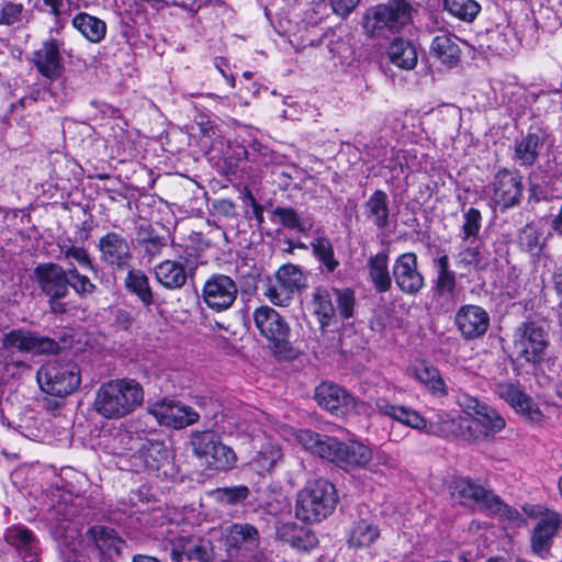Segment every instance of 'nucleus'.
Returning a JSON list of instances; mask_svg holds the SVG:
<instances>
[{
  "label": "nucleus",
  "mask_w": 562,
  "mask_h": 562,
  "mask_svg": "<svg viewBox=\"0 0 562 562\" xmlns=\"http://www.w3.org/2000/svg\"><path fill=\"white\" fill-rule=\"evenodd\" d=\"M295 438L305 450L346 470L366 467L372 459L371 449L358 441L341 442L310 429L299 430Z\"/></svg>",
  "instance_id": "nucleus-1"
},
{
  "label": "nucleus",
  "mask_w": 562,
  "mask_h": 562,
  "mask_svg": "<svg viewBox=\"0 0 562 562\" xmlns=\"http://www.w3.org/2000/svg\"><path fill=\"white\" fill-rule=\"evenodd\" d=\"M144 401L142 385L133 379H115L102 383L94 398L95 412L108 419L132 414Z\"/></svg>",
  "instance_id": "nucleus-2"
},
{
  "label": "nucleus",
  "mask_w": 562,
  "mask_h": 562,
  "mask_svg": "<svg viewBox=\"0 0 562 562\" xmlns=\"http://www.w3.org/2000/svg\"><path fill=\"white\" fill-rule=\"evenodd\" d=\"M457 403L470 418L447 420L443 429L471 443L485 441L492 430L490 406L467 393L458 395Z\"/></svg>",
  "instance_id": "nucleus-3"
},
{
  "label": "nucleus",
  "mask_w": 562,
  "mask_h": 562,
  "mask_svg": "<svg viewBox=\"0 0 562 562\" xmlns=\"http://www.w3.org/2000/svg\"><path fill=\"white\" fill-rule=\"evenodd\" d=\"M338 503L335 485L325 479L308 482L296 496L295 516L306 522H319Z\"/></svg>",
  "instance_id": "nucleus-4"
},
{
  "label": "nucleus",
  "mask_w": 562,
  "mask_h": 562,
  "mask_svg": "<svg viewBox=\"0 0 562 562\" xmlns=\"http://www.w3.org/2000/svg\"><path fill=\"white\" fill-rule=\"evenodd\" d=\"M408 0H389L386 3L370 8L363 18V27L372 35L383 31L398 32L412 23L414 12Z\"/></svg>",
  "instance_id": "nucleus-5"
},
{
  "label": "nucleus",
  "mask_w": 562,
  "mask_h": 562,
  "mask_svg": "<svg viewBox=\"0 0 562 562\" xmlns=\"http://www.w3.org/2000/svg\"><path fill=\"white\" fill-rule=\"evenodd\" d=\"M37 381L44 392L64 397L79 387L80 368L75 362H49L37 371Z\"/></svg>",
  "instance_id": "nucleus-6"
},
{
  "label": "nucleus",
  "mask_w": 562,
  "mask_h": 562,
  "mask_svg": "<svg viewBox=\"0 0 562 562\" xmlns=\"http://www.w3.org/2000/svg\"><path fill=\"white\" fill-rule=\"evenodd\" d=\"M190 445L194 456L212 470L225 471L236 463L234 450L223 445L211 430L192 432Z\"/></svg>",
  "instance_id": "nucleus-7"
},
{
  "label": "nucleus",
  "mask_w": 562,
  "mask_h": 562,
  "mask_svg": "<svg viewBox=\"0 0 562 562\" xmlns=\"http://www.w3.org/2000/svg\"><path fill=\"white\" fill-rule=\"evenodd\" d=\"M305 288V277L302 270L292 263L281 266L274 279H268L263 295L272 304L278 306H288L296 292Z\"/></svg>",
  "instance_id": "nucleus-8"
},
{
  "label": "nucleus",
  "mask_w": 562,
  "mask_h": 562,
  "mask_svg": "<svg viewBox=\"0 0 562 562\" xmlns=\"http://www.w3.org/2000/svg\"><path fill=\"white\" fill-rule=\"evenodd\" d=\"M547 347L548 334L542 325L526 322L516 329L514 348L519 359L532 363L540 362Z\"/></svg>",
  "instance_id": "nucleus-9"
},
{
  "label": "nucleus",
  "mask_w": 562,
  "mask_h": 562,
  "mask_svg": "<svg viewBox=\"0 0 562 562\" xmlns=\"http://www.w3.org/2000/svg\"><path fill=\"white\" fill-rule=\"evenodd\" d=\"M196 267L193 255L186 251V255H179L177 259H167L155 266L154 274L161 286L175 291L186 285L188 278L195 273Z\"/></svg>",
  "instance_id": "nucleus-10"
},
{
  "label": "nucleus",
  "mask_w": 562,
  "mask_h": 562,
  "mask_svg": "<svg viewBox=\"0 0 562 562\" xmlns=\"http://www.w3.org/2000/svg\"><path fill=\"white\" fill-rule=\"evenodd\" d=\"M2 344L4 348H16L20 351L34 355H56L67 347L66 338L60 336L58 340L37 335L22 329L11 330L5 334Z\"/></svg>",
  "instance_id": "nucleus-11"
},
{
  "label": "nucleus",
  "mask_w": 562,
  "mask_h": 562,
  "mask_svg": "<svg viewBox=\"0 0 562 562\" xmlns=\"http://www.w3.org/2000/svg\"><path fill=\"white\" fill-rule=\"evenodd\" d=\"M254 321L260 334L273 344L276 352L288 350L291 329L284 318L270 306H260L254 312Z\"/></svg>",
  "instance_id": "nucleus-12"
},
{
  "label": "nucleus",
  "mask_w": 562,
  "mask_h": 562,
  "mask_svg": "<svg viewBox=\"0 0 562 562\" xmlns=\"http://www.w3.org/2000/svg\"><path fill=\"white\" fill-rule=\"evenodd\" d=\"M172 562H213L214 551L210 540L195 536H178L167 544Z\"/></svg>",
  "instance_id": "nucleus-13"
},
{
  "label": "nucleus",
  "mask_w": 562,
  "mask_h": 562,
  "mask_svg": "<svg viewBox=\"0 0 562 562\" xmlns=\"http://www.w3.org/2000/svg\"><path fill=\"white\" fill-rule=\"evenodd\" d=\"M97 249L100 261L113 269L124 270L131 266L133 260L130 241L122 234L113 231L99 238Z\"/></svg>",
  "instance_id": "nucleus-14"
},
{
  "label": "nucleus",
  "mask_w": 562,
  "mask_h": 562,
  "mask_svg": "<svg viewBox=\"0 0 562 562\" xmlns=\"http://www.w3.org/2000/svg\"><path fill=\"white\" fill-rule=\"evenodd\" d=\"M85 541L89 553L101 562L121 555L125 546V541L113 528L101 525L90 527L86 532Z\"/></svg>",
  "instance_id": "nucleus-15"
},
{
  "label": "nucleus",
  "mask_w": 562,
  "mask_h": 562,
  "mask_svg": "<svg viewBox=\"0 0 562 562\" xmlns=\"http://www.w3.org/2000/svg\"><path fill=\"white\" fill-rule=\"evenodd\" d=\"M237 294L236 282L231 277L221 273L210 277L202 289L205 304L216 312L228 310L236 301Z\"/></svg>",
  "instance_id": "nucleus-16"
},
{
  "label": "nucleus",
  "mask_w": 562,
  "mask_h": 562,
  "mask_svg": "<svg viewBox=\"0 0 562 562\" xmlns=\"http://www.w3.org/2000/svg\"><path fill=\"white\" fill-rule=\"evenodd\" d=\"M149 413L166 427L182 429L195 424L200 415L192 407L180 402L162 400L149 407Z\"/></svg>",
  "instance_id": "nucleus-17"
},
{
  "label": "nucleus",
  "mask_w": 562,
  "mask_h": 562,
  "mask_svg": "<svg viewBox=\"0 0 562 562\" xmlns=\"http://www.w3.org/2000/svg\"><path fill=\"white\" fill-rule=\"evenodd\" d=\"M562 525V515L555 510L544 509L533 527L531 550L540 558H546L551 550L553 539Z\"/></svg>",
  "instance_id": "nucleus-18"
},
{
  "label": "nucleus",
  "mask_w": 562,
  "mask_h": 562,
  "mask_svg": "<svg viewBox=\"0 0 562 562\" xmlns=\"http://www.w3.org/2000/svg\"><path fill=\"white\" fill-rule=\"evenodd\" d=\"M393 278L403 293L414 295L420 292L425 285V279L418 269L416 254L405 252L396 258L393 265Z\"/></svg>",
  "instance_id": "nucleus-19"
},
{
  "label": "nucleus",
  "mask_w": 562,
  "mask_h": 562,
  "mask_svg": "<svg viewBox=\"0 0 562 562\" xmlns=\"http://www.w3.org/2000/svg\"><path fill=\"white\" fill-rule=\"evenodd\" d=\"M34 278L47 297H65L69 293L68 270L53 262L40 263Z\"/></svg>",
  "instance_id": "nucleus-20"
},
{
  "label": "nucleus",
  "mask_w": 562,
  "mask_h": 562,
  "mask_svg": "<svg viewBox=\"0 0 562 562\" xmlns=\"http://www.w3.org/2000/svg\"><path fill=\"white\" fill-rule=\"evenodd\" d=\"M317 404L336 416H344L356 406V400L345 389L333 382H322L315 389Z\"/></svg>",
  "instance_id": "nucleus-21"
},
{
  "label": "nucleus",
  "mask_w": 562,
  "mask_h": 562,
  "mask_svg": "<svg viewBox=\"0 0 562 562\" xmlns=\"http://www.w3.org/2000/svg\"><path fill=\"white\" fill-rule=\"evenodd\" d=\"M521 178L516 171L502 170L494 178V203L502 209L517 204L521 198Z\"/></svg>",
  "instance_id": "nucleus-22"
},
{
  "label": "nucleus",
  "mask_w": 562,
  "mask_h": 562,
  "mask_svg": "<svg viewBox=\"0 0 562 562\" xmlns=\"http://www.w3.org/2000/svg\"><path fill=\"white\" fill-rule=\"evenodd\" d=\"M59 46L57 40L49 38L33 55V61L37 70L49 80L57 79L63 71V58L59 53Z\"/></svg>",
  "instance_id": "nucleus-23"
},
{
  "label": "nucleus",
  "mask_w": 562,
  "mask_h": 562,
  "mask_svg": "<svg viewBox=\"0 0 562 562\" xmlns=\"http://www.w3.org/2000/svg\"><path fill=\"white\" fill-rule=\"evenodd\" d=\"M497 392L517 413L528 419L539 422L542 418V413L532 397L521 391L519 386L512 383L498 384Z\"/></svg>",
  "instance_id": "nucleus-24"
},
{
  "label": "nucleus",
  "mask_w": 562,
  "mask_h": 562,
  "mask_svg": "<svg viewBox=\"0 0 562 562\" xmlns=\"http://www.w3.org/2000/svg\"><path fill=\"white\" fill-rule=\"evenodd\" d=\"M4 540L13 547L19 555L27 562H36L40 554V546L36 537L29 528L15 525L4 532Z\"/></svg>",
  "instance_id": "nucleus-25"
},
{
  "label": "nucleus",
  "mask_w": 562,
  "mask_h": 562,
  "mask_svg": "<svg viewBox=\"0 0 562 562\" xmlns=\"http://www.w3.org/2000/svg\"><path fill=\"white\" fill-rule=\"evenodd\" d=\"M456 323L465 338H475L486 331L490 316L482 307L468 305L457 313Z\"/></svg>",
  "instance_id": "nucleus-26"
},
{
  "label": "nucleus",
  "mask_w": 562,
  "mask_h": 562,
  "mask_svg": "<svg viewBox=\"0 0 562 562\" xmlns=\"http://www.w3.org/2000/svg\"><path fill=\"white\" fill-rule=\"evenodd\" d=\"M451 495L463 505L490 509L488 492L470 479L461 477L453 481Z\"/></svg>",
  "instance_id": "nucleus-27"
},
{
  "label": "nucleus",
  "mask_w": 562,
  "mask_h": 562,
  "mask_svg": "<svg viewBox=\"0 0 562 562\" xmlns=\"http://www.w3.org/2000/svg\"><path fill=\"white\" fill-rule=\"evenodd\" d=\"M552 233L547 229L546 224L539 220L527 223L518 234L519 247L532 256L539 255L547 246Z\"/></svg>",
  "instance_id": "nucleus-28"
},
{
  "label": "nucleus",
  "mask_w": 562,
  "mask_h": 562,
  "mask_svg": "<svg viewBox=\"0 0 562 562\" xmlns=\"http://www.w3.org/2000/svg\"><path fill=\"white\" fill-rule=\"evenodd\" d=\"M430 54L448 68L457 66L461 55L458 37L453 34L441 32L432 38Z\"/></svg>",
  "instance_id": "nucleus-29"
},
{
  "label": "nucleus",
  "mask_w": 562,
  "mask_h": 562,
  "mask_svg": "<svg viewBox=\"0 0 562 562\" xmlns=\"http://www.w3.org/2000/svg\"><path fill=\"white\" fill-rule=\"evenodd\" d=\"M71 26L90 43L98 44L106 35V23L89 13L79 12L71 19Z\"/></svg>",
  "instance_id": "nucleus-30"
},
{
  "label": "nucleus",
  "mask_w": 562,
  "mask_h": 562,
  "mask_svg": "<svg viewBox=\"0 0 562 562\" xmlns=\"http://www.w3.org/2000/svg\"><path fill=\"white\" fill-rule=\"evenodd\" d=\"M375 406L381 414L390 416L405 426L418 430L426 427L425 418L414 409L405 406L393 405L383 398H379L375 403Z\"/></svg>",
  "instance_id": "nucleus-31"
},
{
  "label": "nucleus",
  "mask_w": 562,
  "mask_h": 562,
  "mask_svg": "<svg viewBox=\"0 0 562 562\" xmlns=\"http://www.w3.org/2000/svg\"><path fill=\"white\" fill-rule=\"evenodd\" d=\"M76 530L70 528V525H56L52 526V535L55 539L60 540L59 549L63 562H87L88 557L83 554L75 541H69V538L74 539Z\"/></svg>",
  "instance_id": "nucleus-32"
},
{
  "label": "nucleus",
  "mask_w": 562,
  "mask_h": 562,
  "mask_svg": "<svg viewBox=\"0 0 562 562\" xmlns=\"http://www.w3.org/2000/svg\"><path fill=\"white\" fill-rule=\"evenodd\" d=\"M497 520L499 529L509 541L513 533L524 524L522 515L514 507L505 504L494 495V520Z\"/></svg>",
  "instance_id": "nucleus-33"
},
{
  "label": "nucleus",
  "mask_w": 562,
  "mask_h": 562,
  "mask_svg": "<svg viewBox=\"0 0 562 562\" xmlns=\"http://www.w3.org/2000/svg\"><path fill=\"white\" fill-rule=\"evenodd\" d=\"M390 60L402 69H413L417 65V50L407 40L396 37L387 48Z\"/></svg>",
  "instance_id": "nucleus-34"
},
{
  "label": "nucleus",
  "mask_w": 562,
  "mask_h": 562,
  "mask_svg": "<svg viewBox=\"0 0 562 562\" xmlns=\"http://www.w3.org/2000/svg\"><path fill=\"white\" fill-rule=\"evenodd\" d=\"M368 270L370 281L378 292H386L391 289L392 278L389 271V256L385 252H379L368 260Z\"/></svg>",
  "instance_id": "nucleus-35"
},
{
  "label": "nucleus",
  "mask_w": 562,
  "mask_h": 562,
  "mask_svg": "<svg viewBox=\"0 0 562 562\" xmlns=\"http://www.w3.org/2000/svg\"><path fill=\"white\" fill-rule=\"evenodd\" d=\"M226 541L229 547L252 550L259 544V533L249 524H234L227 529Z\"/></svg>",
  "instance_id": "nucleus-36"
},
{
  "label": "nucleus",
  "mask_w": 562,
  "mask_h": 562,
  "mask_svg": "<svg viewBox=\"0 0 562 562\" xmlns=\"http://www.w3.org/2000/svg\"><path fill=\"white\" fill-rule=\"evenodd\" d=\"M366 214L378 228H385L389 225V198L382 190H376L364 204Z\"/></svg>",
  "instance_id": "nucleus-37"
},
{
  "label": "nucleus",
  "mask_w": 562,
  "mask_h": 562,
  "mask_svg": "<svg viewBox=\"0 0 562 562\" xmlns=\"http://www.w3.org/2000/svg\"><path fill=\"white\" fill-rule=\"evenodd\" d=\"M137 458L146 470L157 471L167 462L169 450L160 441H147L139 448Z\"/></svg>",
  "instance_id": "nucleus-38"
},
{
  "label": "nucleus",
  "mask_w": 562,
  "mask_h": 562,
  "mask_svg": "<svg viewBox=\"0 0 562 562\" xmlns=\"http://www.w3.org/2000/svg\"><path fill=\"white\" fill-rule=\"evenodd\" d=\"M543 142L538 133L529 132L516 144L515 157L520 166L531 167L538 159Z\"/></svg>",
  "instance_id": "nucleus-39"
},
{
  "label": "nucleus",
  "mask_w": 562,
  "mask_h": 562,
  "mask_svg": "<svg viewBox=\"0 0 562 562\" xmlns=\"http://www.w3.org/2000/svg\"><path fill=\"white\" fill-rule=\"evenodd\" d=\"M437 269L435 292L439 296H451L456 290V272L449 267V258L443 255L434 260Z\"/></svg>",
  "instance_id": "nucleus-40"
},
{
  "label": "nucleus",
  "mask_w": 562,
  "mask_h": 562,
  "mask_svg": "<svg viewBox=\"0 0 562 562\" xmlns=\"http://www.w3.org/2000/svg\"><path fill=\"white\" fill-rule=\"evenodd\" d=\"M380 536L378 526L367 519L355 521L350 528L348 543L355 548L371 546Z\"/></svg>",
  "instance_id": "nucleus-41"
},
{
  "label": "nucleus",
  "mask_w": 562,
  "mask_h": 562,
  "mask_svg": "<svg viewBox=\"0 0 562 562\" xmlns=\"http://www.w3.org/2000/svg\"><path fill=\"white\" fill-rule=\"evenodd\" d=\"M271 216L273 221H278L282 227L290 231L306 234L312 228V224L301 218L299 213L292 207L277 206L272 210Z\"/></svg>",
  "instance_id": "nucleus-42"
},
{
  "label": "nucleus",
  "mask_w": 562,
  "mask_h": 562,
  "mask_svg": "<svg viewBox=\"0 0 562 562\" xmlns=\"http://www.w3.org/2000/svg\"><path fill=\"white\" fill-rule=\"evenodd\" d=\"M126 288L138 296L144 305H151L154 295L147 276L142 270H131L125 279Z\"/></svg>",
  "instance_id": "nucleus-43"
},
{
  "label": "nucleus",
  "mask_w": 562,
  "mask_h": 562,
  "mask_svg": "<svg viewBox=\"0 0 562 562\" xmlns=\"http://www.w3.org/2000/svg\"><path fill=\"white\" fill-rule=\"evenodd\" d=\"M313 312L317 316L322 328L329 325L335 316L336 310L326 289L318 288L313 294Z\"/></svg>",
  "instance_id": "nucleus-44"
},
{
  "label": "nucleus",
  "mask_w": 562,
  "mask_h": 562,
  "mask_svg": "<svg viewBox=\"0 0 562 562\" xmlns=\"http://www.w3.org/2000/svg\"><path fill=\"white\" fill-rule=\"evenodd\" d=\"M282 457L281 447L277 442L267 441L257 452L254 463L261 471H270L282 460Z\"/></svg>",
  "instance_id": "nucleus-45"
},
{
  "label": "nucleus",
  "mask_w": 562,
  "mask_h": 562,
  "mask_svg": "<svg viewBox=\"0 0 562 562\" xmlns=\"http://www.w3.org/2000/svg\"><path fill=\"white\" fill-rule=\"evenodd\" d=\"M443 7L451 15L467 22L473 21L481 10L474 0H445Z\"/></svg>",
  "instance_id": "nucleus-46"
},
{
  "label": "nucleus",
  "mask_w": 562,
  "mask_h": 562,
  "mask_svg": "<svg viewBox=\"0 0 562 562\" xmlns=\"http://www.w3.org/2000/svg\"><path fill=\"white\" fill-rule=\"evenodd\" d=\"M210 494L218 504L233 506L243 503L248 497L249 488L245 485L217 487Z\"/></svg>",
  "instance_id": "nucleus-47"
},
{
  "label": "nucleus",
  "mask_w": 562,
  "mask_h": 562,
  "mask_svg": "<svg viewBox=\"0 0 562 562\" xmlns=\"http://www.w3.org/2000/svg\"><path fill=\"white\" fill-rule=\"evenodd\" d=\"M416 378L437 395H446L445 381L434 367L422 366L415 370Z\"/></svg>",
  "instance_id": "nucleus-48"
},
{
  "label": "nucleus",
  "mask_w": 562,
  "mask_h": 562,
  "mask_svg": "<svg viewBox=\"0 0 562 562\" xmlns=\"http://www.w3.org/2000/svg\"><path fill=\"white\" fill-rule=\"evenodd\" d=\"M313 252L318 260L333 272L338 267V261L334 257V248L329 239L325 237L316 238L311 243Z\"/></svg>",
  "instance_id": "nucleus-49"
},
{
  "label": "nucleus",
  "mask_w": 562,
  "mask_h": 562,
  "mask_svg": "<svg viewBox=\"0 0 562 562\" xmlns=\"http://www.w3.org/2000/svg\"><path fill=\"white\" fill-rule=\"evenodd\" d=\"M68 282L69 286L81 296L92 294L97 289L91 280L87 276L81 274L75 267L68 269Z\"/></svg>",
  "instance_id": "nucleus-50"
},
{
  "label": "nucleus",
  "mask_w": 562,
  "mask_h": 562,
  "mask_svg": "<svg viewBox=\"0 0 562 562\" xmlns=\"http://www.w3.org/2000/svg\"><path fill=\"white\" fill-rule=\"evenodd\" d=\"M24 7L11 1L3 2L0 7V25L11 26L23 19Z\"/></svg>",
  "instance_id": "nucleus-51"
},
{
  "label": "nucleus",
  "mask_w": 562,
  "mask_h": 562,
  "mask_svg": "<svg viewBox=\"0 0 562 562\" xmlns=\"http://www.w3.org/2000/svg\"><path fill=\"white\" fill-rule=\"evenodd\" d=\"M60 254L65 260H74L78 262L79 266L90 269L91 271H97L95 266L92 263V260L87 252V250L82 247L76 246H65L60 248Z\"/></svg>",
  "instance_id": "nucleus-52"
},
{
  "label": "nucleus",
  "mask_w": 562,
  "mask_h": 562,
  "mask_svg": "<svg viewBox=\"0 0 562 562\" xmlns=\"http://www.w3.org/2000/svg\"><path fill=\"white\" fill-rule=\"evenodd\" d=\"M336 301H337V311L344 318H350L353 315L356 299L353 291L350 289L342 290H334Z\"/></svg>",
  "instance_id": "nucleus-53"
},
{
  "label": "nucleus",
  "mask_w": 562,
  "mask_h": 562,
  "mask_svg": "<svg viewBox=\"0 0 562 562\" xmlns=\"http://www.w3.org/2000/svg\"><path fill=\"white\" fill-rule=\"evenodd\" d=\"M138 244L143 248L146 256H148L150 259L158 256L162 248L166 246L164 237L153 233L148 232L145 236L138 235Z\"/></svg>",
  "instance_id": "nucleus-54"
},
{
  "label": "nucleus",
  "mask_w": 562,
  "mask_h": 562,
  "mask_svg": "<svg viewBox=\"0 0 562 562\" xmlns=\"http://www.w3.org/2000/svg\"><path fill=\"white\" fill-rule=\"evenodd\" d=\"M460 261L473 266L476 269H485L488 262L482 254L479 244L474 246H468L459 254Z\"/></svg>",
  "instance_id": "nucleus-55"
},
{
  "label": "nucleus",
  "mask_w": 562,
  "mask_h": 562,
  "mask_svg": "<svg viewBox=\"0 0 562 562\" xmlns=\"http://www.w3.org/2000/svg\"><path fill=\"white\" fill-rule=\"evenodd\" d=\"M317 543L318 540L316 535L308 528L301 526L291 547L299 550L308 551L315 548Z\"/></svg>",
  "instance_id": "nucleus-56"
},
{
  "label": "nucleus",
  "mask_w": 562,
  "mask_h": 562,
  "mask_svg": "<svg viewBox=\"0 0 562 562\" xmlns=\"http://www.w3.org/2000/svg\"><path fill=\"white\" fill-rule=\"evenodd\" d=\"M465 222L463 224V233H464V241L469 240L471 237L476 236L480 231V212L471 207L464 215Z\"/></svg>",
  "instance_id": "nucleus-57"
},
{
  "label": "nucleus",
  "mask_w": 562,
  "mask_h": 562,
  "mask_svg": "<svg viewBox=\"0 0 562 562\" xmlns=\"http://www.w3.org/2000/svg\"><path fill=\"white\" fill-rule=\"evenodd\" d=\"M114 442H117L119 445H113V452L121 454L126 450H131L133 448V437L128 431H117L113 436Z\"/></svg>",
  "instance_id": "nucleus-58"
},
{
  "label": "nucleus",
  "mask_w": 562,
  "mask_h": 562,
  "mask_svg": "<svg viewBox=\"0 0 562 562\" xmlns=\"http://www.w3.org/2000/svg\"><path fill=\"white\" fill-rule=\"evenodd\" d=\"M300 528L301 526L293 522L283 524L277 529V536L281 541L292 546Z\"/></svg>",
  "instance_id": "nucleus-59"
},
{
  "label": "nucleus",
  "mask_w": 562,
  "mask_h": 562,
  "mask_svg": "<svg viewBox=\"0 0 562 562\" xmlns=\"http://www.w3.org/2000/svg\"><path fill=\"white\" fill-rule=\"evenodd\" d=\"M361 0H331V8L337 15L342 18L349 15Z\"/></svg>",
  "instance_id": "nucleus-60"
},
{
  "label": "nucleus",
  "mask_w": 562,
  "mask_h": 562,
  "mask_svg": "<svg viewBox=\"0 0 562 562\" xmlns=\"http://www.w3.org/2000/svg\"><path fill=\"white\" fill-rule=\"evenodd\" d=\"M194 125L199 128L202 136L211 138L215 134V126L204 114H199L194 120Z\"/></svg>",
  "instance_id": "nucleus-61"
},
{
  "label": "nucleus",
  "mask_w": 562,
  "mask_h": 562,
  "mask_svg": "<svg viewBox=\"0 0 562 562\" xmlns=\"http://www.w3.org/2000/svg\"><path fill=\"white\" fill-rule=\"evenodd\" d=\"M504 42V45H502L501 43H498V49L501 50V54H508L509 52H513L514 48L516 47L517 45V41L514 36V32L512 29L507 27L506 29V32H504L503 34H499L498 35V40H501Z\"/></svg>",
  "instance_id": "nucleus-62"
},
{
  "label": "nucleus",
  "mask_w": 562,
  "mask_h": 562,
  "mask_svg": "<svg viewBox=\"0 0 562 562\" xmlns=\"http://www.w3.org/2000/svg\"><path fill=\"white\" fill-rule=\"evenodd\" d=\"M551 231L559 237H562V206L551 220Z\"/></svg>",
  "instance_id": "nucleus-63"
},
{
  "label": "nucleus",
  "mask_w": 562,
  "mask_h": 562,
  "mask_svg": "<svg viewBox=\"0 0 562 562\" xmlns=\"http://www.w3.org/2000/svg\"><path fill=\"white\" fill-rule=\"evenodd\" d=\"M552 283L557 293L562 296V265L552 274Z\"/></svg>",
  "instance_id": "nucleus-64"
}]
</instances>
